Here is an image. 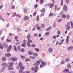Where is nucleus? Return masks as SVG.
I'll return each instance as SVG.
<instances>
[{
    "mask_svg": "<svg viewBox=\"0 0 73 73\" xmlns=\"http://www.w3.org/2000/svg\"><path fill=\"white\" fill-rule=\"evenodd\" d=\"M38 66H35V68L32 67L31 68V70L32 71H35L34 73H36L38 70Z\"/></svg>",
    "mask_w": 73,
    "mask_h": 73,
    "instance_id": "nucleus-1",
    "label": "nucleus"
},
{
    "mask_svg": "<svg viewBox=\"0 0 73 73\" xmlns=\"http://www.w3.org/2000/svg\"><path fill=\"white\" fill-rule=\"evenodd\" d=\"M63 7V10H64V11H65L66 12H67V11H68V8H67L66 5H64Z\"/></svg>",
    "mask_w": 73,
    "mask_h": 73,
    "instance_id": "nucleus-2",
    "label": "nucleus"
},
{
    "mask_svg": "<svg viewBox=\"0 0 73 73\" xmlns=\"http://www.w3.org/2000/svg\"><path fill=\"white\" fill-rule=\"evenodd\" d=\"M1 65L2 66V68H3V69H4L5 68V67L7 66L8 65L6 63H3L1 64Z\"/></svg>",
    "mask_w": 73,
    "mask_h": 73,
    "instance_id": "nucleus-3",
    "label": "nucleus"
},
{
    "mask_svg": "<svg viewBox=\"0 0 73 73\" xmlns=\"http://www.w3.org/2000/svg\"><path fill=\"white\" fill-rule=\"evenodd\" d=\"M40 64V62L39 61H37L36 62V63L33 64V65L35 66H38V65Z\"/></svg>",
    "mask_w": 73,
    "mask_h": 73,
    "instance_id": "nucleus-4",
    "label": "nucleus"
},
{
    "mask_svg": "<svg viewBox=\"0 0 73 73\" xmlns=\"http://www.w3.org/2000/svg\"><path fill=\"white\" fill-rule=\"evenodd\" d=\"M48 6H49L50 8H52V7H54V3H49L48 4Z\"/></svg>",
    "mask_w": 73,
    "mask_h": 73,
    "instance_id": "nucleus-5",
    "label": "nucleus"
},
{
    "mask_svg": "<svg viewBox=\"0 0 73 73\" xmlns=\"http://www.w3.org/2000/svg\"><path fill=\"white\" fill-rule=\"evenodd\" d=\"M12 45H9L8 48L7 49V51L8 52H9L11 51V49H12Z\"/></svg>",
    "mask_w": 73,
    "mask_h": 73,
    "instance_id": "nucleus-6",
    "label": "nucleus"
},
{
    "mask_svg": "<svg viewBox=\"0 0 73 73\" xmlns=\"http://www.w3.org/2000/svg\"><path fill=\"white\" fill-rule=\"evenodd\" d=\"M46 62H42L41 64L40 65V67L41 68H42L43 66H44L45 65H46Z\"/></svg>",
    "mask_w": 73,
    "mask_h": 73,
    "instance_id": "nucleus-7",
    "label": "nucleus"
},
{
    "mask_svg": "<svg viewBox=\"0 0 73 73\" xmlns=\"http://www.w3.org/2000/svg\"><path fill=\"white\" fill-rule=\"evenodd\" d=\"M23 19L24 21H27L29 20V18L28 16H25L24 17Z\"/></svg>",
    "mask_w": 73,
    "mask_h": 73,
    "instance_id": "nucleus-8",
    "label": "nucleus"
},
{
    "mask_svg": "<svg viewBox=\"0 0 73 73\" xmlns=\"http://www.w3.org/2000/svg\"><path fill=\"white\" fill-rule=\"evenodd\" d=\"M37 27V30H39V31H40L41 29V27L40 26H39V25L37 24L35 25V27Z\"/></svg>",
    "mask_w": 73,
    "mask_h": 73,
    "instance_id": "nucleus-9",
    "label": "nucleus"
},
{
    "mask_svg": "<svg viewBox=\"0 0 73 73\" xmlns=\"http://www.w3.org/2000/svg\"><path fill=\"white\" fill-rule=\"evenodd\" d=\"M2 45L3 46H5V48H7L8 47V44H6L5 43H4L3 44H2Z\"/></svg>",
    "mask_w": 73,
    "mask_h": 73,
    "instance_id": "nucleus-10",
    "label": "nucleus"
},
{
    "mask_svg": "<svg viewBox=\"0 0 73 73\" xmlns=\"http://www.w3.org/2000/svg\"><path fill=\"white\" fill-rule=\"evenodd\" d=\"M9 65V66H13V65H14V63L9 62L8 64Z\"/></svg>",
    "mask_w": 73,
    "mask_h": 73,
    "instance_id": "nucleus-11",
    "label": "nucleus"
},
{
    "mask_svg": "<svg viewBox=\"0 0 73 73\" xmlns=\"http://www.w3.org/2000/svg\"><path fill=\"white\" fill-rule=\"evenodd\" d=\"M70 37L68 36H67V38L66 39V42L67 43V44H68V42H69V38Z\"/></svg>",
    "mask_w": 73,
    "mask_h": 73,
    "instance_id": "nucleus-12",
    "label": "nucleus"
},
{
    "mask_svg": "<svg viewBox=\"0 0 73 73\" xmlns=\"http://www.w3.org/2000/svg\"><path fill=\"white\" fill-rule=\"evenodd\" d=\"M17 60V58L13 57L12 59V60L13 61H15Z\"/></svg>",
    "mask_w": 73,
    "mask_h": 73,
    "instance_id": "nucleus-13",
    "label": "nucleus"
},
{
    "mask_svg": "<svg viewBox=\"0 0 73 73\" xmlns=\"http://www.w3.org/2000/svg\"><path fill=\"white\" fill-rule=\"evenodd\" d=\"M5 55L6 56V57H10V56H11V55L10 53H8L6 54H5Z\"/></svg>",
    "mask_w": 73,
    "mask_h": 73,
    "instance_id": "nucleus-14",
    "label": "nucleus"
},
{
    "mask_svg": "<svg viewBox=\"0 0 73 73\" xmlns=\"http://www.w3.org/2000/svg\"><path fill=\"white\" fill-rule=\"evenodd\" d=\"M69 70L68 69H65L63 71V73H66V72H69Z\"/></svg>",
    "mask_w": 73,
    "mask_h": 73,
    "instance_id": "nucleus-15",
    "label": "nucleus"
},
{
    "mask_svg": "<svg viewBox=\"0 0 73 73\" xmlns=\"http://www.w3.org/2000/svg\"><path fill=\"white\" fill-rule=\"evenodd\" d=\"M66 16L65 14H63L62 15V18H63V19H65Z\"/></svg>",
    "mask_w": 73,
    "mask_h": 73,
    "instance_id": "nucleus-16",
    "label": "nucleus"
},
{
    "mask_svg": "<svg viewBox=\"0 0 73 73\" xmlns=\"http://www.w3.org/2000/svg\"><path fill=\"white\" fill-rule=\"evenodd\" d=\"M45 9L43 8L40 11L41 12H45Z\"/></svg>",
    "mask_w": 73,
    "mask_h": 73,
    "instance_id": "nucleus-17",
    "label": "nucleus"
},
{
    "mask_svg": "<svg viewBox=\"0 0 73 73\" xmlns=\"http://www.w3.org/2000/svg\"><path fill=\"white\" fill-rule=\"evenodd\" d=\"M33 54V53L32 51H29L28 52V54L29 55H32Z\"/></svg>",
    "mask_w": 73,
    "mask_h": 73,
    "instance_id": "nucleus-18",
    "label": "nucleus"
},
{
    "mask_svg": "<svg viewBox=\"0 0 73 73\" xmlns=\"http://www.w3.org/2000/svg\"><path fill=\"white\" fill-rule=\"evenodd\" d=\"M20 66V67L23 66V64H22L21 62H20L19 63V65H18V66Z\"/></svg>",
    "mask_w": 73,
    "mask_h": 73,
    "instance_id": "nucleus-19",
    "label": "nucleus"
},
{
    "mask_svg": "<svg viewBox=\"0 0 73 73\" xmlns=\"http://www.w3.org/2000/svg\"><path fill=\"white\" fill-rule=\"evenodd\" d=\"M20 69L21 70H23L24 69V66H22L20 67Z\"/></svg>",
    "mask_w": 73,
    "mask_h": 73,
    "instance_id": "nucleus-20",
    "label": "nucleus"
},
{
    "mask_svg": "<svg viewBox=\"0 0 73 73\" xmlns=\"http://www.w3.org/2000/svg\"><path fill=\"white\" fill-rule=\"evenodd\" d=\"M14 50L16 52L17 51V48L15 46H14Z\"/></svg>",
    "mask_w": 73,
    "mask_h": 73,
    "instance_id": "nucleus-21",
    "label": "nucleus"
},
{
    "mask_svg": "<svg viewBox=\"0 0 73 73\" xmlns=\"http://www.w3.org/2000/svg\"><path fill=\"white\" fill-rule=\"evenodd\" d=\"M26 44L25 43H23L21 45L22 46H23V47H25L26 46Z\"/></svg>",
    "mask_w": 73,
    "mask_h": 73,
    "instance_id": "nucleus-22",
    "label": "nucleus"
},
{
    "mask_svg": "<svg viewBox=\"0 0 73 73\" xmlns=\"http://www.w3.org/2000/svg\"><path fill=\"white\" fill-rule=\"evenodd\" d=\"M44 3V0H40V4H42Z\"/></svg>",
    "mask_w": 73,
    "mask_h": 73,
    "instance_id": "nucleus-23",
    "label": "nucleus"
},
{
    "mask_svg": "<svg viewBox=\"0 0 73 73\" xmlns=\"http://www.w3.org/2000/svg\"><path fill=\"white\" fill-rule=\"evenodd\" d=\"M11 66H8V70H12V68L11 67Z\"/></svg>",
    "mask_w": 73,
    "mask_h": 73,
    "instance_id": "nucleus-24",
    "label": "nucleus"
},
{
    "mask_svg": "<svg viewBox=\"0 0 73 73\" xmlns=\"http://www.w3.org/2000/svg\"><path fill=\"white\" fill-rule=\"evenodd\" d=\"M73 49V47L72 46H71L68 48V50H70V49Z\"/></svg>",
    "mask_w": 73,
    "mask_h": 73,
    "instance_id": "nucleus-25",
    "label": "nucleus"
},
{
    "mask_svg": "<svg viewBox=\"0 0 73 73\" xmlns=\"http://www.w3.org/2000/svg\"><path fill=\"white\" fill-rule=\"evenodd\" d=\"M64 2V1L63 0H62L61 1L60 3V5L62 6L63 5V2Z\"/></svg>",
    "mask_w": 73,
    "mask_h": 73,
    "instance_id": "nucleus-26",
    "label": "nucleus"
},
{
    "mask_svg": "<svg viewBox=\"0 0 73 73\" xmlns=\"http://www.w3.org/2000/svg\"><path fill=\"white\" fill-rule=\"evenodd\" d=\"M20 46H18L17 47V49L18 51H20L21 50H20Z\"/></svg>",
    "mask_w": 73,
    "mask_h": 73,
    "instance_id": "nucleus-27",
    "label": "nucleus"
},
{
    "mask_svg": "<svg viewBox=\"0 0 73 73\" xmlns=\"http://www.w3.org/2000/svg\"><path fill=\"white\" fill-rule=\"evenodd\" d=\"M28 39H30L31 38V35L30 34L28 35L27 36Z\"/></svg>",
    "mask_w": 73,
    "mask_h": 73,
    "instance_id": "nucleus-28",
    "label": "nucleus"
},
{
    "mask_svg": "<svg viewBox=\"0 0 73 73\" xmlns=\"http://www.w3.org/2000/svg\"><path fill=\"white\" fill-rule=\"evenodd\" d=\"M67 67L68 68H71V66L70 65V64L69 63L67 65Z\"/></svg>",
    "mask_w": 73,
    "mask_h": 73,
    "instance_id": "nucleus-29",
    "label": "nucleus"
},
{
    "mask_svg": "<svg viewBox=\"0 0 73 73\" xmlns=\"http://www.w3.org/2000/svg\"><path fill=\"white\" fill-rule=\"evenodd\" d=\"M28 42L29 43H31L32 42V40H31L30 39H28Z\"/></svg>",
    "mask_w": 73,
    "mask_h": 73,
    "instance_id": "nucleus-30",
    "label": "nucleus"
},
{
    "mask_svg": "<svg viewBox=\"0 0 73 73\" xmlns=\"http://www.w3.org/2000/svg\"><path fill=\"white\" fill-rule=\"evenodd\" d=\"M52 49L51 48H50L48 50L49 52H52Z\"/></svg>",
    "mask_w": 73,
    "mask_h": 73,
    "instance_id": "nucleus-31",
    "label": "nucleus"
},
{
    "mask_svg": "<svg viewBox=\"0 0 73 73\" xmlns=\"http://www.w3.org/2000/svg\"><path fill=\"white\" fill-rule=\"evenodd\" d=\"M45 13H42L40 15V17H41L42 16H44V14Z\"/></svg>",
    "mask_w": 73,
    "mask_h": 73,
    "instance_id": "nucleus-32",
    "label": "nucleus"
},
{
    "mask_svg": "<svg viewBox=\"0 0 73 73\" xmlns=\"http://www.w3.org/2000/svg\"><path fill=\"white\" fill-rule=\"evenodd\" d=\"M39 16H37L36 17V20L37 21H39Z\"/></svg>",
    "mask_w": 73,
    "mask_h": 73,
    "instance_id": "nucleus-33",
    "label": "nucleus"
},
{
    "mask_svg": "<svg viewBox=\"0 0 73 73\" xmlns=\"http://www.w3.org/2000/svg\"><path fill=\"white\" fill-rule=\"evenodd\" d=\"M27 46H29V47H31V44L29 43V42H28L27 43Z\"/></svg>",
    "mask_w": 73,
    "mask_h": 73,
    "instance_id": "nucleus-34",
    "label": "nucleus"
},
{
    "mask_svg": "<svg viewBox=\"0 0 73 73\" xmlns=\"http://www.w3.org/2000/svg\"><path fill=\"white\" fill-rule=\"evenodd\" d=\"M6 41H7V42H11V41H12V39H11L9 40L8 39H7L6 40Z\"/></svg>",
    "mask_w": 73,
    "mask_h": 73,
    "instance_id": "nucleus-35",
    "label": "nucleus"
},
{
    "mask_svg": "<svg viewBox=\"0 0 73 73\" xmlns=\"http://www.w3.org/2000/svg\"><path fill=\"white\" fill-rule=\"evenodd\" d=\"M49 35V33L47 32L45 33V35L46 36V35Z\"/></svg>",
    "mask_w": 73,
    "mask_h": 73,
    "instance_id": "nucleus-36",
    "label": "nucleus"
},
{
    "mask_svg": "<svg viewBox=\"0 0 73 73\" xmlns=\"http://www.w3.org/2000/svg\"><path fill=\"white\" fill-rule=\"evenodd\" d=\"M67 4H69V3L70 1L69 0H65Z\"/></svg>",
    "mask_w": 73,
    "mask_h": 73,
    "instance_id": "nucleus-37",
    "label": "nucleus"
},
{
    "mask_svg": "<svg viewBox=\"0 0 73 73\" xmlns=\"http://www.w3.org/2000/svg\"><path fill=\"white\" fill-rule=\"evenodd\" d=\"M36 14H37V12H34L33 13V16H36Z\"/></svg>",
    "mask_w": 73,
    "mask_h": 73,
    "instance_id": "nucleus-38",
    "label": "nucleus"
},
{
    "mask_svg": "<svg viewBox=\"0 0 73 73\" xmlns=\"http://www.w3.org/2000/svg\"><path fill=\"white\" fill-rule=\"evenodd\" d=\"M53 16V13H50L49 15V16Z\"/></svg>",
    "mask_w": 73,
    "mask_h": 73,
    "instance_id": "nucleus-39",
    "label": "nucleus"
},
{
    "mask_svg": "<svg viewBox=\"0 0 73 73\" xmlns=\"http://www.w3.org/2000/svg\"><path fill=\"white\" fill-rule=\"evenodd\" d=\"M5 58V57H3V58L2 60L3 61H5V60H6L5 58Z\"/></svg>",
    "mask_w": 73,
    "mask_h": 73,
    "instance_id": "nucleus-40",
    "label": "nucleus"
},
{
    "mask_svg": "<svg viewBox=\"0 0 73 73\" xmlns=\"http://www.w3.org/2000/svg\"><path fill=\"white\" fill-rule=\"evenodd\" d=\"M13 17H14V16H17V14H16V13L15 12L13 13Z\"/></svg>",
    "mask_w": 73,
    "mask_h": 73,
    "instance_id": "nucleus-41",
    "label": "nucleus"
},
{
    "mask_svg": "<svg viewBox=\"0 0 73 73\" xmlns=\"http://www.w3.org/2000/svg\"><path fill=\"white\" fill-rule=\"evenodd\" d=\"M24 11L25 13H27V10L26 9H24Z\"/></svg>",
    "mask_w": 73,
    "mask_h": 73,
    "instance_id": "nucleus-42",
    "label": "nucleus"
},
{
    "mask_svg": "<svg viewBox=\"0 0 73 73\" xmlns=\"http://www.w3.org/2000/svg\"><path fill=\"white\" fill-rule=\"evenodd\" d=\"M21 57L22 59H24V58H25V57L23 56H21Z\"/></svg>",
    "mask_w": 73,
    "mask_h": 73,
    "instance_id": "nucleus-43",
    "label": "nucleus"
},
{
    "mask_svg": "<svg viewBox=\"0 0 73 73\" xmlns=\"http://www.w3.org/2000/svg\"><path fill=\"white\" fill-rule=\"evenodd\" d=\"M70 26H68L66 28V29H67V30H68V31H69V30L70 29Z\"/></svg>",
    "mask_w": 73,
    "mask_h": 73,
    "instance_id": "nucleus-44",
    "label": "nucleus"
},
{
    "mask_svg": "<svg viewBox=\"0 0 73 73\" xmlns=\"http://www.w3.org/2000/svg\"><path fill=\"white\" fill-rule=\"evenodd\" d=\"M31 60L28 58L26 59L25 60V61L27 62L29 61H30Z\"/></svg>",
    "mask_w": 73,
    "mask_h": 73,
    "instance_id": "nucleus-45",
    "label": "nucleus"
},
{
    "mask_svg": "<svg viewBox=\"0 0 73 73\" xmlns=\"http://www.w3.org/2000/svg\"><path fill=\"white\" fill-rule=\"evenodd\" d=\"M15 8V6H12L11 7V9H14Z\"/></svg>",
    "mask_w": 73,
    "mask_h": 73,
    "instance_id": "nucleus-46",
    "label": "nucleus"
},
{
    "mask_svg": "<svg viewBox=\"0 0 73 73\" xmlns=\"http://www.w3.org/2000/svg\"><path fill=\"white\" fill-rule=\"evenodd\" d=\"M37 7H38V5L37 4H36L34 5V7L35 9Z\"/></svg>",
    "mask_w": 73,
    "mask_h": 73,
    "instance_id": "nucleus-47",
    "label": "nucleus"
},
{
    "mask_svg": "<svg viewBox=\"0 0 73 73\" xmlns=\"http://www.w3.org/2000/svg\"><path fill=\"white\" fill-rule=\"evenodd\" d=\"M23 42L24 43V44H27V41H26V40H24L23 41Z\"/></svg>",
    "mask_w": 73,
    "mask_h": 73,
    "instance_id": "nucleus-48",
    "label": "nucleus"
},
{
    "mask_svg": "<svg viewBox=\"0 0 73 73\" xmlns=\"http://www.w3.org/2000/svg\"><path fill=\"white\" fill-rule=\"evenodd\" d=\"M51 28V27H49L46 30V31H49V30H50V29Z\"/></svg>",
    "mask_w": 73,
    "mask_h": 73,
    "instance_id": "nucleus-49",
    "label": "nucleus"
},
{
    "mask_svg": "<svg viewBox=\"0 0 73 73\" xmlns=\"http://www.w3.org/2000/svg\"><path fill=\"white\" fill-rule=\"evenodd\" d=\"M20 51H21L22 52H24V48H22L21 50Z\"/></svg>",
    "mask_w": 73,
    "mask_h": 73,
    "instance_id": "nucleus-50",
    "label": "nucleus"
},
{
    "mask_svg": "<svg viewBox=\"0 0 73 73\" xmlns=\"http://www.w3.org/2000/svg\"><path fill=\"white\" fill-rule=\"evenodd\" d=\"M3 46L2 45V44H1V45H0V48L2 49H3Z\"/></svg>",
    "mask_w": 73,
    "mask_h": 73,
    "instance_id": "nucleus-51",
    "label": "nucleus"
},
{
    "mask_svg": "<svg viewBox=\"0 0 73 73\" xmlns=\"http://www.w3.org/2000/svg\"><path fill=\"white\" fill-rule=\"evenodd\" d=\"M66 62H68V61H69V60L68 58H66Z\"/></svg>",
    "mask_w": 73,
    "mask_h": 73,
    "instance_id": "nucleus-52",
    "label": "nucleus"
},
{
    "mask_svg": "<svg viewBox=\"0 0 73 73\" xmlns=\"http://www.w3.org/2000/svg\"><path fill=\"white\" fill-rule=\"evenodd\" d=\"M34 56H38V54L35 53L34 54Z\"/></svg>",
    "mask_w": 73,
    "mask_h": 73,
    "instance_id": "nucleus-53",
    "label": "nucleus"
},
{
    "mask_svg": "<svg viewBox=\"0 0 73 73\" xmlns=\"http://www.w3.org/2000/svg\"><path fill=\"white\" fill-rule=\"evenodd\" d=\"M57 38V36H55V35H54L53 36V39H55V38Z\"/></svg>",
    "mask_w": 73,
    "mask_h": 73,
    "instance_id": "nucleus-54",
    "label": "nucleus"
},
{
    "mask_svg": "<svg viewBox=\"0 0 73 73\" xmlns=\"http://www.w3.org/2000/svg\"><path fill=\"white\" fill-rule=\"evenodd\" d=\"M57 8V5H55V10H56V9Z\"/></svg>",
    "mask_w": 73,
    "mask_h": 73,
    "instance_id": "nucleus-55",
    "label": "nucleus"
},
{
    "mask_svg": "<svg viewBox=\"0 0 73 73\" xmlns=\"http://www.w3.org/2000/svg\"><path fill=\"white\" fill-rule=\"evenodd\" d=\"M18 38V37L17 36H16L15 37H14V39L15 40H16L17 39V38Z\"/></svg>",
    "mask_w": 73,
    "mask_h": 73,
    "instance_id": "nucleus-56",
    "label": "nucleus"
},
{
    "mask_svg": "<svg viewBox=\"0 0 73 73\" xmlns=\"http://www.w3.org/2000/svg\"><path fill=\"white\" fill-rule=\"evenodd\" d=\"M63 43L62 42H60L59 44V45H62V44Z\"/></svg>",
    "mask_w": 73,
    "mask_h": 73,
    "instance_id": "nucleus-57",
    "label": "nucleus"
},
{
    "mask_svg": "<svg viewBox=\"0 0 73 73\" xmlns=\"http://www.w3.org/2000/svg\"><path fill=\"white\" fill-rule=\"evenodd\" d=\"M71 25L72 26V28H73V23H72V22H71Z\"/></svg>",
    "mask_w": 73,
    "mask_h": 73,
    "instance_id": "nucleus-58",
    "label": "nucleus"
},
{
    "mask_svg": "<svg viewBox=\"0 0 73 73\" xmlns=\"http://www.w3.org/2000/svg\"><path fill=\"white\" fill-rule=\"evenodd\" d=\"M44 24H42L41 26V28H44Z\"/></svg>",
    "mask_w": 73,
    "mask_h": 73,
    "instance_id": "nucleus-59",
    "label": "nucleus"
},
{
    "mask_svg": "<svg viewBox=\"0 0 73 73\" xmlns=\"http://www.w3.org/2000/svg\"><path fill=\"white\" fill-rule=\"evenodd\" d=\"M35 50L37 51V52L39 51V49L38 48H35Z\"/></svg>",
    "mask_w": 73,
    "mask_h": 73,
    "instance_id": "nucleus-60",
    "label": "nucleus"
},
{
    "mask_svg": "<svg viewBox=\"0 0 73 73\" xmlns=\"http://www.w3.org/2000/svg\"><path fill=\"white\" fill-rule=\"evenodd\" d=\"M57 33L58 34H59V35H60L61 34V33H60V31L58 30L57 32Z\"/></svg>",
    "mask_w": 73,
    "mask_h": 73,
    "instance_id": "nucleus-61",
    "label": "nucleus"
},
{
    "mask_svg": "<svg viewBox=\"0 0 73 73\" xmlns=\"http://www.w3.org/2000/svg\"><path fill=\"white\" fill-rule=\"evenodd\" d=\"M64 61H62V62H61V64H64Z\"/></svg>",
    "mask_w": 73,
    "mask_h": 73,
    "instance_id": "nucleus-62",
    "label": "nucleus"
},
{
    "mask_svg": "<svg viewBox=\"0 0 73 73\" xmlns=\"http://www.w3.org/2000/svg\"><path fill=\"white\" fill-rule=\"evenodd\" d=\"M37 36H38V35H37V34H35L34 35V36H35V37H37Z\"/></svg>",
    "mask_w": 73,
    "mask_h": 73,
    "instance_id": "nucleus-63",
    "label": "nucleus"
},
{
    "mask_svg": "<svg viewBox=\"0 0 73 73\" xmlns=\"http://www.w3.org/2000/svg\"><path fill=\"white\" fill-rule=\"evenodd\" d=\"M66 17L67 19H69V18L70 17V16H69V15H67L66 16Z\"/></svg>",
    "mask_w": 73,
    "mask_h": 73,
    "instance_id": "nucleus-64",
    "label": "nucleus"
}]
</instances>
